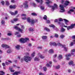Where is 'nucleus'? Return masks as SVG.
Returning a JSON list of instances; mask_svg holds the SVG:
<instances>
[{
    "mask_svg": "<svg viewBox=\"0 0 75 75\" xmlns=\"http://www.w3.org/2000/svg\"><path fill=\"white\" fill-rule=\"evenodd\" d=\"M24 57V59L22 58L21 59V62H24V60L26 62H28V61H31L32 59V58L29 56H25Z\"/></svg>",
    "mask_w": 75,
    "mask_h": 75,
    "instance_id": "nucleus-1",
    "label": "nucleus"
},
{
    "mask_svg": "<svg viewBox=\"0 0 75 75\" xmlns=\"http://www.w3.org/2000/svg\"><path fill=\"white\" fill-rule=\"evenodd\" d=\"M21 28H18L17 26H15L14 27V28L15 29H16V30H18L19 31H20L21 33H23V29H24V26L23 25H21Z\"/></svg>",
    "mask_w": 75,
    "mask_h": 75,
    "instance_id": "nucleus-2",
    "label": "nucleus"
},
{
    "mask_svg": "<svg viewBox=\"0 0 75 75\" xmlns=\"http://www.w3.org/2000/svg\"><path fill=\"white\" fill-rule=\"evenodd\" d=\"M75 25V23L74 24H71L70 25V26H66L65 25H64V27H65L66 28H67V30H69L70 29L71 30L73 29L74 28V26Z\"/></svg>",
    "mask_w": 75,
    "mask_h": 75,
    "instance_id": "nucleus-3",
    "label": "nucleus"
},
{
    "mask_svg": "<svg viewBox=\"0 0 75 75\" xmlns=\"http://www.w3.org/2000/svg\"><path fill=\"white\" fill-rule=\"evenodd\" d=\"M2 47L3 48H10V47L5 44H3L2 45Z\"/></svg>",
    "mask_w": 75,
    "mask_h": 75,
    "instance_id": "nucleus-4",
    "label": "nucleus"
},
{
    "mask_svg": "<svg viewBox=\"0 0 75 75\" xmlns=\"http://www.w3.org/2000/svg\"><path fill=\"white\" fill-rule=\"evenodd\" d=\"M65 56L66 57V59L67 60H69V59H70V57L71 56V54H66Z\"/></svg>",
    "mask_w": 75,
    "mask_h": 75,
    "instance_id": "nucleus-5",
    "label": "nucleus"
},
{
    "mask_svg": "<svg viewBox=\"0 0 75 75\" xmlns=\"http://www.w3.org/2000/svg\"><path fill=\"white\" fill-rule=\"evenodd\" d=\"M10 13L12 16H16V15L18 13V11H15L14 13L11 12H10Z\"/></svg>",
    "mask_w": 75,
    "mask_h": 75,
    "instance_id": "nucleus-6",
    "label": "nucleus"
},
{
    "mask_svg": "<svg viewBox=\"0 0 75 75\" xmlns=\"http://www.w3.org/2000/svg\"><path fill=\"white\" fill-rule=\"evenodd\" d=\"M65 6H64L63 5H60V10H62L63 11H65V9H64V7Z\"/></svg>",
    "mask_w": 75,
    "mask_h": 75,
    "instance_id": "nucleus-7",
    "label": "nucleus"
},
{
    "mask_svg": "<svg viewBox=\"0 0 75 75\" xmlns=\"http://www.w3.org/2000/svg\"><path fill=\"white\" fill-rule=\"evenodd\" d=\"M16 7H17V6L16 5H13V6L12 5H11L9 6V8H10L11 9H12V8H13V9H15V8H16Z\"/></svg>",
    "mask_w": 75,
    "mask_h": 75,
    "instance_id": "nucleus-8",
    "label": "nucleus"
},
{
    "mask_svg": "<svg viewBox=\"0 0 75 75\" xmlns=\"http://www.w3.org/2000/svg\"><path fill=\"white\" fill-rule=\"evenodd\" d=\"M37 20H36L35 21L34 20V19H32L30 21V22L32 24H34V23H35L36 22H37L38 21Z\"/></svg>",
    "mask_w": 75,
    "mask_h": 75,
    "instance_id": "nucleus-9",
    "label": "nucleus"
},
{
    "mask_svg": "<svg viewBox=\"0 0 75 75\" xmlns=\"http://www.w3.org/2000/svg\"><path fill=\"white\" fill-rule=\"evenodd\" d=\"M21 16H24V18L22 17V19L23 20H26L27 18H26V15L25 14H23L21 15Z\"/></svg>",
    "mask_w": 75,
    "mask_h": 75,
    "instance_id": "nucleus-10",
    "label": "nucleus"
},
{
    "mask_svg": "<svg viewBox=\"0 0 75 75\" xmlns=\"http://www.w3.org/2000/svg\"><path fill=\"white\" fill-rule=\"evenodd\" d=\"M20 42H21V43H25V40H24V39L23 38H21L19 40Z\"/></svg>",
    "mask_w": 75,
    "mask_h": 75,
    "instance_id": "nucleus-11",
    "label": "nucleus"
},
{
    "mask_svg": "<svg viewBox=\"0 0 75 75\" xmlns=\"http://www.w3.org/2000/svg\"><path fill=\"white\" fill-rule=\"evenodd\" d=\"M28 4V1H26L23 4L25 8L26 7H28V4Z\"/></svg>",
    "mask_w": 75,
    "mask_h": 75,
    "instance_id": "nucleus-12",
    "label": "nucleus"
},
{
    "mask_svg": "<svg viewBox=\"0 0 75 75\" xmlns=\"http://www.w3.org/2000/svg\"><path fill=\"white\" fill-rule=\"evenodd\" d=\"M57 45H58V46H60V47H61V46H62V47L64 48L66 47H65V45H62V44H61L59 42L58 43H57Z\"/></svg>",
    "mask_w": 75,
    "mask_h": 75,
    "instance_id": "nucleus-13",
    "label": "nucleus"
},
{
    "mask_svg": "<svg viewBox=\"0 0 75 75\" xmlns=\"http://www.w3.org/2000/svg\"><path fill=\"white\" fill-rule=\"evenodd\" d=\"M74 10L72 9H71L67 12V13L70 14H71V12H74Z\"/></svg>",
    "mask_w": 75,
    "mask_h": 75,
    "instance_id": "nucleus-14",
    "label": "nucleus"
},
{
    "mask_svg": "<svg viewBox=\"0 0 75 75\" xmlns=\"http://www.w3.org/2000/svg\"><path fill=\"white\" fill-rule=\"evenodd\" d=\"M50 45H53V46H57V45H58V44H57V43H56L55 42H50Z\"/></svg>",
    "mask_w": 75,
    "mask_h": 75,
    "instance_id": "nucleus-15",
    "label": "nucleus"
},
{
    "mask_svg": "<svg viewBox=\"0 0 75 75\" xmlns=\"http://www.w3.org/2000/svg\"><path fill=\"white\" fill-rule=\"evenodd\" d=\"M65 2V3H64V5L65 6H68L69 4L70 3V2L68 1H66Z\"/></svg>",
    "mask_w": 75,
    "mask_h": 75,
    "instance_id": "nucleus-16",
    "label": "nucleus"
},
{
    "mask_svg": "<svg viewBox=\"0 0 75 75\" xmlns=\"http://www.w3.org/2000/svg\"><path fill=\"white\" fill-rule=\"evenodd\" d=\"M44 30H45V31H47V32H50V29L48 28L47 27L45 28Z\"/></svg>",
    "mask_w": 75,
    "mask_h": 75,
    "instance_id": "nucleus-17",
    "label": "nucleus"
},
{
    "mask_svg": "<svg viewBox=\"0 0 75 75\" xmlns=\"http://www.w3.org/2000/svg\"><path fill=\"white\" fill-rule=\"evenodd\" d=\"M0 73H1V74H0V75H4L5 74V72H4L3 71H0Z\"/></svg>",
    "mask_w": 75,
    "mask_h": 75,
    "instance_id": "nucleus-18",
    "label": "nucleus"
},
{
    "mask_svg": "<svg viewBox=\"0 0 75 75\" xmlns=\"http://www.w3.org/2000/svg\"><path fill=\"white\" fill-rule=\"evenodd\" d=\"M34 60L35 61H40V59H39V58L36 57L35 58Z\"/></svg>",
    "mask_w": 75,
    "mask_h": 75,
    "instance_id": "nucleus-19",
    "label": "nucleus"
},
{
    "mask_svg": "<svg viewBox=\"0 0 75 75\" xmlns=\"http://www.w3.org/2000/svg\"><path fill=\"white\" fill-rule=\"evenodd\" d=\"M11 52H12V50H11L10 49H8V50L7 51V53H8V54L11 53Z\"/></svg>",
    "mask_w": 75,
    "mask_h": 75,
    "instance_id": "nucleus-20",
    "label": "nucleus"
},
{
    "mask_svg": "<svg viewBox=\"0 0 75 75\" xmlns=\"http://www.w3.org/2000/svg\"><path fill=\"white\" fill-rule=\"evenodd\" d=\"M49 52L51 54V53H54V50L53 49H50L49 50Z\"/></svg>",
    "mask_w": 75,
    "mask_h": 75,
    "instance_id": "nucleus-21",
    "label": "nucleus"
},
{
    "mask_svg": "<svg viewBox=\"0 0 75 75\" xmlns=\"http://www.w3.org/2000/svg\"><path fill=\"white\" fill-rule=\"evenodd\" d=\"M42 38L43 40H46L47 38V36H43L42 37Z\"/></svg>",
    "mask_w": 75,
    "mask_h": 75,
    "instance_id": "nucleus-22",
    "label": "nucleus"
},
{
    "mask_svg": "<svg viewBox=\"0 0 75 75\" xmlns=\"http://www.w3.org/2000/svg\"><path fill=\"white\" fill-rule=\"evenodd\" d=\"M43 18L44 20H47V16L45 15H44V17H43Z\"/></svg>",
    "mask_w": 75,
    "mask_h": 75,
    "instance_id": "nucleus-23",
    "label": "nucleus"
},
{
    "mask_svg": "<svg viewBox=\"0 0 75 75\" xmlns=\"http://www.w3.org/2000/svg\"><path fill=\"white\" fill-rule=\"evenodd\" d=\"M24 39L25 42H27V41H29V38H26Z\"/></svg>",
    "mask_w": 75,
    "mask_h": 75,
    "instance_id": "nucleus-24",
    "label": "nucleus"
},
{
    "mask_svg": "<svg viewBox=\"0 0 75 75\" xmlns=\"http://www.w3.org/2000/svg\"><path fill=\"white\" fill-rule=\"evenodd\" d=\"M27 21H28V23H31V19H30V18H27Z\"/></svg>",
    "mask_w": 75,
    "mask_h": 75,
    "instance_id": "nucleus-25",
    "label": "nucleus"
},
{
    "mask_svg": "<svg viewBox=\"0 0 75 75\" xmlns=\"http://www.w3.org/2000/svg\"><path fill=\"white\" fill-rule=\"evenodd\" d=\"M56 69H58L60 68V65H58V66H57L56 67Z\"/></svg>",
    "mask_w": 75,
    "mask_h": 75,
    "instance_id": "nucleus-26",
    "label": "nucleus"
},
{
    "mask_svg": "<svg viewBox=\"0 0 75 75\" xmlns=\"http://www.w3.org/2000/svg\"><path fill=\"white\" fill-rule=\"evenodd\" d=\"M31 14L32 16H37V14L35 13H32Z\"/></svg>",
    "mask_w": 75,
    "mask_h": 75,
    "instance_id": "nucleus-27",
    "label": "nucleus"
},
{
    "mask_svg": "<svg viewBox=\"0 0 75 75\" xmlns=\"http://www.w3.org/2000/svg\"><path fill=\"white\" fill-rule=\"evenodd\" d=\"M59 59H62V57L61 54H59L58 57Z\"/></svg>",
    "mask_w": 75,
    "mask_h": 75,
    "instance_id": "nucleus-28",
    "label": "nucleus"
},
{
    "mask_svg": "<svg viewBox=\"0 0 75 75\" xmlns=\"http://www.w3.org/2000/svg\"><path fill=\"white\" fill-rule=\"evenodd\" d=\"M9 69H10V70L11 72H14V70H13L12 68H9Z\"/></svg>",
    "mask_w": 75,
    "mask_h": 75,
    "instance_id": "nucleus-29",
    "label": "nucleus"
},
{
    "mask_svg": "<svg viewBox=\"0 0 75 75\" xmlns=\"http://www.w3.org/2000/svg\"><path fill=\"white\" fill-rule=\"evenodd\" d=\"M50 27H52V28H55V26L54 24H51L49 25Z\"/></svg>",
    "mask_w": 75,
    "mask_h": 75,
    "instance_id": "nucleus-30",
    "label": "nucleus"
},
{
    "mask_svg": "<svg viewBox=\"0 0 75 75\" xmlns=\"http://www.w3.org/2000/svg\"><path fill=\"white\" fill-rule=\"evenodd\" d=\"M68 64H69V65H72V64H73V61H71L69 62L68 63Z\"/></svg>",
    "mask_w": 75,
    "mask_h": 75,
    "instance_id": "nucleus-31",
    "label": "nucleus"
},
{
    "mask_svg": "<svg viewBox=\"0 0 75 75\" xmlns=\"http://www.w3.org/2000/svg\"><path fill=\"white\" fill-rule=\"evenodd\" d=\"M20 46L19 45H17L15 46L16 48H17L18 50H19L20 49Z\"/></svg>",
    "mask_w": 75,
    "mask_h": 75,
    "instance_id": "nucleus-32",
    "label": "nucleus"
},
{
    "mask_svg": "<svg viewBox=\"0 0 75 75\" xmlns=\"http://www.w3.org/2000/svg\"><path fill=\"white\" fill-rule=\"evenodd\" d=\"M13 20L14 21H15V22H16V21H17L18 20V18H14L13 19Z\"/></svg>",
    "mask_w": 75,
    "mask_h": 75,
    "instance_id": "nucleus-33",
    "label": "nucleus"
},
{
    "mask_svg": "<svg viewBox=\"0 0 75 75\" xmlns=\"http://www.w3.org/2000/svg\"><path fill=\"white\" fill-rule=\"evenodd\" d=\"M65 29H64V28H62L61 29V31L62 32H64V31H65Z\"/></svg>",
    "mask_w": 75,
    "mask_h": 75,
    "instance_id": "nucleus-34",
    "label": "nucleus"
},
{
    "mask_svg": "<svg viewBox=\"0 0 75 75\" xmlns=\"http://www.w3.org/2000/svg\"><path fill=\"white\" fill-rule=\"evenodd\" d=\"M29 30L30 31H34V30L33 29V28H30L29 29Z\"/></svg>",
    "mask_w": 75,
    "mask_h": 75,
    "instance_id": "nucleus-35",
    "label": "nucleus"
},
{
    "mask_svg": "<svg viewBox=\"0 0 75 75\" xmlns=\"http://www.w3.org/2000/svg\"><path fill=\"white\" fill-rule=\"evenodd\" d=\"M54 37H56V38H58V35L57 33H55Z\"/></svg>",
    "mask_w": 75,
    "mask_h": 75,
    "instance_id": "nucleus-36",
    "label": "nucleus"
},
{
    "mask_svg": "<svg viewBox=\"0 0 75 75\" xmlns=\"http://www.w3.org/2000/svg\"><path fill=\"white\" fill-rule=\"evenodd\" d=\"M60 37L61 38H62V39L64 38V37H65V36L64 35H60Z\"/></svg>",
    "mask_w": 75,
    "mask_h": 75,
    "instance_id": "nucleus-37",
    "label": "nucleus"
},
{
    "mask_svg": "<svg viewBox=\"0 0 75 75\" xmlns=\"http://www.w3.org/2000/svg\"><path fill=\"white\" fill-rule=\"evenodd\" d=\"M13 75H18V72L16 71L14 72L13 74Z\"/></svg>",
    "mask_w": 75,
    "mask_h": 75,
    "instance_id": "nucleus-38",
    "label": "nucleus"
},
{
    "mask_svg": "<svg viewBox=\"0 0 75 75\" xmlns=\"http://www.w3.org/2000/svg\"><path fill=\"white\" fill-rule=\"evenodd\" d=\"M1 23L2 24H4L5 23V21H4L3 20H2L1 21Z\"/></svg>",
    "mask_w": 75,
    "mask_h": 75,
    "instance_id": "nucleus-39",
    "label": "nucleus"
},
{
    "mask_svg": "<svg viewBox=\"0 0 75 75\" xmlns=\"http://www.w3.org/2000/svg\"><path fill=\"white\" fill-rule=\"evenodd\" d=\"M43 69L44 71H46L47 70V67H43Z\"/></svg>",
    "mask_w": 75,
    "mask_h": 75,
    "instance_id": "nucleus-40",
    "label": "nucleus"
},
{
    "mask_svg": "<svg viewBox=\"0 0 75 75\" xmlns=\"http://www.w3.org/2000/svg\"><path fill=\"white\" fill-rule=\"evenodd\" d=\"M46 66L47 67H51L52 66H50L49 64L48 63H47L46 64Z\"/></svg>",
    "mask_w": 75,
    "mask_h": 75,
    "instance_id": "nucleus-41",
    "label": "nucleus"
},
{
    "mask_svg": "<svg viewBox=\"0 0 75 75\" xmlns=\"http://www.w3.org/2000/svg\"><path fill=\"white\" fill-rule=\"evenodd\" d=\"M74 44H75V42H71V43L70 45V46H72Z\"/></svg>",
    "mask_w": 75,
    "mask_h": 75,
    "instance_id": "nucleus-42",
    "label": "nucleus"
},
{
    "mask_svg": "<svg viewBox=\"0 0 75 75\" xmlns=\"http://www.w3.org/2000/svg\"><path fill=\"white\" fill-rule=\"evenodd\" d=\"M32 57H34V56H35V52H34L32 54Z\"/></svg>",
    "mask_w": 75,
    "mask_h": 75,
    "instance_id": "nucleus-43",
    "label": "nucleus"
},
{
    "mask_svg": "<svg viewBox=\"0 0 75 75\" xmlns=\"http://www.w3.org/2000/svg\"><path fill=\"white\" fill-rule=\"evenodd\" d=\"M40 57L42 59L43 58H44V56H42V55H41L40 56Z\"/></svg>",
    "mask_w": 75,
    "mask_h": 75,
    "instance_id": "nucleus-44",
    "label": "nucleus"
},
{
    "mask_svg": "<svg viewBox=\"0 0 75 75\" xmlns=\"http://www.w3.org/2000/svg\"><path fill=\"white\" fill-rule=\"evenodd\" d=\"M40 8L41 10H44V7H43L42 6H40Z\"/></svg>",
    "mask_w": 75,
    "mask_h": 75,
    "instance_id": "nucleus-45",
    "label": "nucleus"
},
{
    "mask_svg": "<svg viewBox=\"0 0 75 75\" xmlns=\"http://www.w3.org/2000/svg\"><path fill=\"white\" fill-rule=\"evenodd\" d=\"M68 50V48H67L66 47L64 48V50L65 51H67V50Z\"/></svg>",
    "mask_w": 75,
    "mask_h": 75,
    "instance_id": "nucleus-46",
    "label": "nucleus"
},
{
    "mask_svg": "<svg viewBox=\"0 0 75 75\" xmlns=\"http://www.w3.org/2000/svg\"><path fill=\"white\" fill-rule=\"evenodd\" d=\"M54 7H55V8H57V5L56 4H54Z\"/></svg>",
    "mask_w": 75,
    "mask_h": 75,
    "instance_id": "nucleus-47",
    "label": "nucleus"
},
{
    "mask_svg": "<svg viewBox=\"0 0 75 75\" xmlns=\"http://www.w3.org/2000/svg\"><path fill=\"white\" fill-rule=\"evenodd\" d=\"M7 34L9 36H11V35H12V33H8Z\"/></svg>",
    "mask_w": 75,
    "mask_h": 75,
    "instance_id": "nucleus-48",
    "label": "nucleus"
},
{
    "mask_svg": "<svg viewBox=\"0 0 75 75\" xmlns=\"http://www.w3.org/2000/svg\"><path fill=\"white\" fill-rule=\"evenodd\" d=\"M6 4L7 6L9 5V2L8 1H6Z\"/></svg>",
    "mask_w": 75,
    "mask_h": 75,
    "instance_id": "nucleus-49",
    "label": "nucleus"
},
{
    "mask_svg": "<svg viewBox=\"0 0 75 75\" xmlns=\"http://www.w3.org/2000/svg\"><path fill=\"white\" fill-rule=\"evenodd\" d=\"M68 72L69 73H71V69H68Z\"/></svg>",
    "mask_w": 75,
    "mask_h": 75,
    "instance_id": "nucleus-50",
    "label": "nucleus"
},
{
    "mask_svg": "<svg viewBox=\"0 0 75 75\" xmlns=\"http://www.w3.org/2000/svg\"><path fill=\"white\" fill-rule=\"evenodd\" d=\"M47 24H49V23H50V21L48 20H47Z\"/></svg>",
    "mask_w": 75,
    "mask_h": 75,
    "instance_id": "nucleus-51",
    "label": "nucleus"
},
{
    "mask_svg": "<svg viewBox=\"0 0 75 75\" xmlns=\"http://www.w3.org/2000/svg\"><path fill=\"white\" fill-rule=\"evenodd\" d=\"M64 21H65V22H69V21L68 20H67L65 19H64Z\"/></svg>",
    "mask_w": 75,
    "mask_h": 75,
    "instance_id": "nucleus-52",
    "label": "nucleus"
},
{
    "mask_svg": "<svg viewBox=\"0 0 75 75\" xmlns=\"http://www.w3.org/2000/svg\"><path fill=\"white\" fill-rule=\"evenodd\" d=\"M59 21H63V20H62V18H60L59 19Z\"/></svg>",
    "mask_w": 75,
    "mask_h": 75,
    "instance_id": "nucleus-53",
    "label": "nucleus"
},
{
    "mask_svg": "<svg viewBox=\"0 0 75 75\" xmlns=\"http://www.w3.org/2000/svg\"><path fill=\"white\" fill-rule=\"evenodd\" d=\"M1 3H2L3 5H4V1H2L1 2Z\"/></svg>",
    "mask_w": 75,
    "mask_h": 75,
    "instance_id": "nucleus-54",
    "label": "nucleus"
},
{
    "mask_svg": "<svg viewBox=\"0 0 75 75\" xmlns=\"http://www.w3.org/2000/svg\"><path fill=\"white\" fill-rule=\"evenodd\" d=\"M58 19H55L54 21V23L58 22Z\"/></svg>",
    "mask_w": 75,
    "mask_h": 75,
    "instance_id": "nucleus-55",
    "label": "nucleus"
},
{
    "mask_svg": "<svg viewBox=\"0 0 75 75\" xmlns=\"http://www.w3.org/2000/svg\"><path fill=\"white\" fill-rule=\"evenodd\" d=\"M2 65L3 67H5V66H6V64H5V63H3L2 64Z\"/></svg>",
    "mask_w": 75,
    "mask_h": 75,
    "instance_id": "nucleus-56",
    "label": "nucleus"
},
{
    "mask_svg": "<svg viewBox=\"0 0 75 75\" xmlns=\"http://www.w3.org/2000/svg\"><path fill=\"white\" fill-rule=\"evenodd\" d=\"M62 0L61 1L62 4H63L64 3V2L65 0Z\"/></svg>",
    "mask_w": 75,
    "mask_h": 75,
    "instance_id": "nucleus-57",
    "label": "nucleus"
},
{
    "mask_svg": "<svg viewBox=\"0 0 75 75\" xmlns=\"http://www.w3.org/2000/svg\"><path fill=\"white\" fill-rule=\"evenodd\" d=\"M33 6H34V7H36V4L34 3H33Z\"/></svg>",
    "mask_w": 75,
    "mask_h": 75,
    "instance_id": "nucleus-58",
    "label": "nucleus"
},
{
    "mask_svg": "<svg viewBox=\"0 0 75 75\" xmlns=\"http://www.w3.org/2000/svg\"><path fill=\"white\" fill-rule=\"evenodd\" d=\"M11 3H15V0H12L11 1Z\"/></svg>",
    "mask_w": 75,
    "mask_h": 75,
    "instance_id": "nucleus-59",
    "label": "nucleus"
},
{
    "mask_svg": "<svg viewBox=\"0 0 75 75\" xmlns=\"http://www.w3.org/2000/svg\"><path fill=\"white\" fill-rule=\"evenodd\" d=\"M5 64L6 65H9L8 63L7 62H6Z\"/></svg>",
    "mask_w": 75,
    "mask_h": 75,
    "instance_id": "nucleus-60",
    "label": "nucleus"
},
{
    "mask_svg": "<svg viewBox=\"0 0 75 75\" xmlns=\"http://www.w3.org/2000/svg\"><path fill=\"white\" fill-rule=\"evenodd\" d=\"M39 75H44V74L42 73H40L39 74Z\"/></svg>",
    "mask_w": 75,
    "mask_h": 75,
    "instance_id": "nucleus-61",
    "label": "nucleus"
},
{
    "mask_svg": "<svg viewBox=\"0 0 75 75\" xmlns=\"http://www.w3.org/2000/svg\"><path fill=\"white\" fill-rule=\"evenodd\" d=\"M6 38H2L1 39L2 40H5Z\"/></svg>",
    "mask_w": 75,
    "mask_h": 75,
    "instance_id": "nucleus-62",
    "label": "nucleus"
},
{
    "mask_svg": "<svg viewBox=\"0 0 75 75\" xmlns=\"http://www.w3.org/2000/svg\"><path fill=\"white\" fill-rule=\"evenodd\" d=\"M55 7H54V6H53L52 7V10H54V9H55Z\"/></svg>",
    "mask_w": 75,
    "mask_h": 75,
    "instance_id": "nucleus-63",
    "label": "nucleus"
},
{
    "mask_svg": "<svg viewBox=\"0 0 75 75\" xmlns=\"http://www.w3.org/2000/svg\"><path fill=\"white\" fill-rule=\"evenodd\" d=\"M17 36V37H21V35L19 34V35H18Z\"/></svg>",
    "mask_w": 75,
    "mask_h": 75,
    "instance_id": "nucleus-64",
    "label": "nucleus"
}]
</instances>
